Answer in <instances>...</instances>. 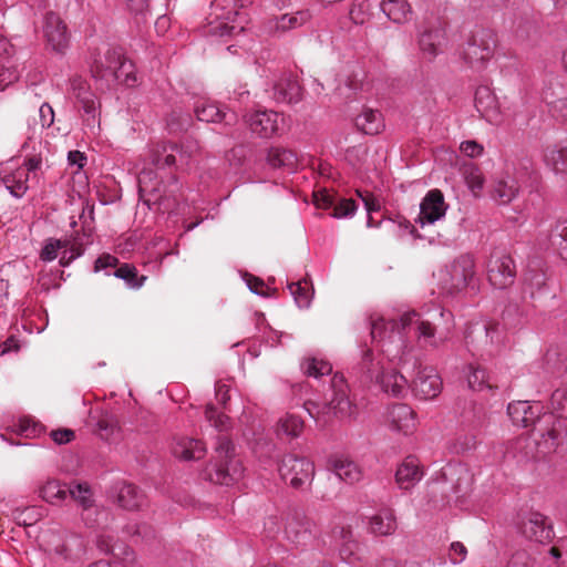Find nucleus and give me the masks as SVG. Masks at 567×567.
<instances>
[{
  "label": "nucleus",
  "instance_id": "nucleus-25",
  "mask_svg": "<svg viewBox=\"0 0 567 567\" xmlns=\"http://www.w3.org/2000/svg\"><path fill=\"white\" fill-rule=\"evenodd\" d=\"M475 106L481 115L492 124H499L502 121L496 96L488 87L482 86L475 93Z\"/></svg>",
  "mask_w": 567,
  "mask_h": 567
},
{
  "label": "nucleus",
  "instance_id": "nucleus-52",
  "mask_svg": "<svg viewBox=\"0 0 567 567\" xmlns=\"http://www.w3.org/2000/svg\"><path fill=\"white\" fill-rule=\"evenodd\" d=\"M116 278L123 279L131 288H140L143 286L146 277L142 276L137 279L136 268L131 265H123L114 271Z\"/></svg>",
  "mask_w": 567,
  "mask_h": 567
},
{
  "label": "nucleus",
  "instance_id": "nucleus-54",
  "mask_svg": "<svg viewBox=\"0 0 567 567\" xmlns=\"http://www.w3.org/2000/svg\"><path fill=\"white\" fill-rule=\"evenodd\" d=\"M199 144L196 141L187 140L182 143L179 146L177 145V150L175 151V155L178 154V163L179 166H187L190 163V159L199 153Z\"/></svg>",
  "mask_w": 567,
  "mask_h": 567
},
{
  "label": "nucleus",
  "instance_id": "nucleus-13",
  "mask_svg": "<svg viewBox=\"0 0 567 567\" xmlns=\"http://www.w3.org/2000/svg\"><path fill=\"white\" fill-rule=\"evenodd\" d=\"M447 205L439 189H431L420 203V213L415 223L421 227L434 225L445 217Z\"/></svg>",
  "mask_w": 567,
  "mask_h": 567
},
{
  "label": "nucleus",
  "instance_id": "nucleus-30",
  "mask_svg": "<svg viewBox=\"0 0 567 567\" xmlns=\"http://www.w3.org/2000/svg\"><path fill=\"white\" fill-rule=\"evenodd\" d=\"M173 454L184 461L200 460L206 454V447L199 440L179 437L173 445Z\"/></svg>",
  "mask_w": 567,
  "mask_h": 567
},
{
  "label": "nucleus",
  "instance_id": "nucleus-58",
  "mask_svg": "<svg viewBox=\"0 0 567 567\" xmlns=\"http://www.w3.org/2000/svg\"><path fill=\"white\" fill-rule=\"evenodd\" d=\"M525 286L526 290L529 292L530 297L534 298L537 293H539L543 288L546 286V277L543 272L537 271H528L525 275Z\"/></svg>",
  "mask_w": 567,
  "mask_h": 567
},
{
  "label": "nucleus",
  "instance_id": "nucleus-26",
  "mask_svg": "<svg viewBox=\"0 0 567 567\" xmlns=\"http://www.w3.org/2000/svg\"><path fill=\"white\" fill-rule=\"evenodd\" d=\"M543 161L556 175H567V141H559L544 148Z\"/></svg>",
  "mask_w": 567,
  "mask_h": 567
},
{
  "label": "nucleus",
  "instance_id": "nucleus-5",
  "mask_svg": "<svg viewBox=\"0 0 567 567\" xmlns=\"http://www.w3.org/2000/svg\"><path fill=\"white\" fill-rule=\"evenodd\" d=\"M442 288L449 293L462 292L475 287L476 266L471 254H462L451 261L440 274Z\"/></svg>",
  "mask_w": 567,
  "mask_h": 567
},
{
  "label": "nucleus",
  "instance_id": "nucleus-2",
  "mask_svg": "<svg viewBox=\"0 0 567 567\" xmlns=\"http://www.w3.org/2000/svg\"><path fill=\"white\" fill-rule=\"evenodd\" d=\"M309 415L315 419L319 425H326L332 416L353 419L358 414L357 405L349 396V386L342 374H334L331 380V396L322 405L316 402L306 403Z\"/></svg>",
  "mask_w": 567,
  "mask_h": 567
},
{
  "label": "nucleus",
  "instance_id": "nucleus-23",
  "mask_svg": "<svg viewBox=\"0 0 567 567\" xmlns=\"http://www.w3.org/2000/svg\"><path fill=\"white\" fill-rule=\"evenodd\" d=\"M423 475L420 460L416 456L409 455L398 465L395 483L399 488L409 491L422 480Z\"/></svg>",
  "mask_w": 567,
  "mask_h": 567
},
{
  "label": "nucleus",
  "instance_id": "nucleus-11",
  "mask_svg": "<svg viewBox=\"0 0 567 567\" xmlns=\"http://www.w3.org/2000/svg\"><path fill=\"white\" fill-rule=\"evenodd\" d=\"M507 414L515 425L522 427L537 426L542 422L549 424L554 420L551 413H543V405L540 403H530L529 401L509 403ZM536 431L537 427H534V432Z\"/></svg>",
  "mask_w": 567,
  "mask_h": 567
},
{
  "label": "nucleus",
  "instance_id": "nucleus-16",
  "mask_svg": "<svg viewBox=\"0 0 567 567\" xmlns=\"http://www.w3.org/2000/svg\"><path fill=\"white\" fill-rule=\"evenodd\" d=\"M412 390L415 396L432 400L442 391V380L432 367L416 365V374L412 380Z\"/></svg>",
  "mask_w": 567,
  "mask_h": 567
},
{
  "label": "nucleus",
  "instance_id": "nucleus-17",
  "mask_svg": "<svg viewBox=\"0 0 567 567\" xmlns=\"http://www.w3.org/2000/svg\"><path fill=\"white\" fill-rule=\"evenodd\" d=\"M47 44L56 53H63L69 45V33L65 23L54 12L44 16L42 25Z\"/></svg>",
  "mask_w": 567,
  "mask_h": 567
},
{
  "label": "nucleus",
  "instance_id": "nucleus-4",
  "mask_svg": "<svg viewBox=\"0 0 567 567\" xmlns=\"http://www.w3.org/2000/svg\"><path fill=\"white\" fill-rule=\"evenodd\" d=\"M251 3V0H213L205 34L213 37L234 35L244 30L236 23L238 9Z\"/></svg>",
  "mask_w": 567,
  "mask_h": 567
},
{
  "label": "nucleus",
  "instance_id": "nucleus-49",
  "mask_svg": "<svg viewBox=\"0 0 567 567\" xmlns=\"http://www.w3.org/2000/svg\"><path fill=\"white\" fill-rule=\"evenodd\" d=\"M466 378L468 386L475 391H481L488 386L486 371L478 365L468 364Z\"/></svg>",
  "mask_w": 567,
  "mask_h": 567
},
{
  "label": "nucleus",
  "instance_id": "nucleus-43",
  "mask_svg": "<svg viewBox=\"0 0 567 567\" xmlns=\"http://www.w3.org/2000/svg\"><path fill=\"white\" fill-rule=\"evenodd\" d=\"M550 247L564 260H567V221H558L549 235Z\"/></svg>",
  "mask_w": 567,
  "mask_h": 567
},
{
  "label": "nucleus",
  "instance_id": "nucleus-33",
  "mask_svg": "<svg viewBox=\"0 0 567 567\" xmlns=\"http://www.w3.org/2000/svg\"><path fill=\"white\" fill-rule=\"evenodd\" d=\"M159 183L156 181V174L152 169L144 168L138 174V193L145 204H156L159 198Z\"/></svg>",
  "mask_w": 567,
  "mask_h": 567
},
{
  "label": "nucleus",
  "instance_id": "nucleus-29",
  "mask_svg": "<svg viewBox=\"0 0 567 567\" xmlns=\"http://www.w3.org/2000/svg\"><path fill=\"white\" fill-rule=\"evenodd\" d=\"M196 116L199 121L207 123L225 122L230 125L236 121L235 113H226L216 103L204 101L195 107Z\"/></svg>",
  "mask_w": 567,
  "mask_h": 567
},
{
  "label": "nucleus",
  "instance_id": "nucleus-22",
  "mask_svg": "<svg viewBox=\"0 0 567 567\" xmlns=\"http://www.w3.org/2000/svg\"><path fill=\"white\" fill-rule=\"evenodd\" d=\"M28 182L27 169H19L13 162L0 164V183L13 197L21 198L27 193Z\"/></svg>",
  "mask_w": 567,
  "mask_h": 567
},
{
  "label": "nucleus",
  "instance_id": "nucleus-41",
  "mask_svg": "<svg viewBox=\"0 0 567 567\" xmlns=\"http://www.w3.org/2000/svg\"><path fill=\"white\" fill-rule=\"evenodd\" d=\"M267 162L274 168L286 167L293 169L297 165V156L290 150L271 147L267 154Z\"/></svg>",
  "mask_w": 567,
  "mask_h": 567
},
{
  "label": "nucleus",
  "instance_id": "nucleus-61",
  "mask_svg": "<svg viewBox=\"0 0 567 567\" xmlns=\"http://www.w3.org/2000/svg\"><path fill=\"white\" fill-rule=\"evenodd\" d=\"M357 194L362 199L365 210L368 213L367 226L373 227L374 225H373V219H372L371 214L380 210V208H381L380 200L375 196H373L372 194H370L368 192L357 190Z\"/></svg>",
  "mask_w": 567,
  "mask_h": 567
},
{
  "label": "nucleus",
  "instance_id": "nucleus-35",
  "mask_svg": "<svg viewBox=\"0 0 567 567\" xmlns=\"http://www.w3.org/2000/svg\"><path fill=\"white\" fill-rule=\"evenodd\" d=\"M355 126L365 134L375 135L384 128V121L379 111L363 109L355 118Z\"/></svg>",
  "mask_w": 567,
  "mask_h": 567
},
{
  "label": "nucleus",
  "instance_id": "nucleus-45",
  "mask_svg": "<svg viewBox=\"0 0 567 567\" xmlns=\"http://www.w3.org/2000/svg\"><path fill=\"white\" fill-rule=\"evenodd\" d=\"M343 542L340 547V556L341 558L353 565L361 559L360 556V545L358 542L351 539V533L342 530Z\"/></svg>",
  "mask_w": 567,
  "mask_h": 567
},
{
  "label": "nucleus",
  "instance_id": "nucleus-36",
  "mask_svg": "<svg viewBox=\"0 0 567 567\" xmlns=\"http://www.w3.org/2000/svg\"><path fill=\"white\" fill-rule=\"evenodd\" d=\"M145 501L144 494L133 484L123 483L117 488V503L121 507L138 509Z\"/></svg>",
  "mask_w": 567,
  "mask_h": 567
},
{
  "label": "nucleus",
  "instance_id": "nucleus-21",
  "mask_svg": "<svg viewBox=\"0 0 567 567\" xmlns=\"http://www.w3.org/2000/svg\"><path fill=\"white\" fill-rule=\"evenodd\" d=\"M446 32L440 25H432L419 34V49L424 59L433 60L443 52L446 44Z\"/></svg>",
  "mask_w": 567,
  "mask_h": 567
},
{
  "label": "nucleus",
  "instance_id": "nucleus-63",
  "mask_svg": "<svg viewBox=\"0 0 567 567\" xmlns=\"http://www.w3.org/2000/svg\"><path fill=\"white\" fill-rule=\"evenodd\" d=\"M337 196L327 189H319L313 193V203L320 209L333 208Z\"/></svg>",
  "mask_w": 567,
  "mask_h": 567
},
{
  "label": "nucleus",
  "instance_id": "nucleus-55",
  "mask_svg": "<svg viewBox=\"0 0 567 567\" xmlns=\"http://www.w3.org/2000/svg\"><path fill=\"white\" fill-rule=\"evenodd\" d=\"M464 177L468 188L474 195H477L484 187V177L480 168L474 165L466 166Z\"/></svg>",
  "mask_w": 567,
  "mask_h": 567
},
{
  "label": "nucleus",
  "instance_id": "nucleus-1",
  "mask_svg": "<svg viewBox=\"0 0 567 567\" xmlns=\"http://www.w3.org/2000/svg\"><path fill=\"white\" fill-rule=\"evenodd\" d=\"M405 330H414L417 342L425 348L437 349L449 339L447 333L437 331L434 323L415 310L403 313L399 321L383 317L372 319V340L381 343L382 352L390 360H398L402 368L406 365Z\"/></svg>",
  "mask_w": 567,
  "mask_h": 567
},
{
  "label": "nucleus",
  "instance_id": "nucleus-3",
  "mask_svg": "<svg viewBox=\"0 0 567 567\" xmlns=\"http://www.w3.org/2000/svg\"><path fill=\"white\" fill-rule=\"evenodd\" d=\"M244 475V467L235 456L231 441L224 435L218 436L215 455L202 473L204 480L214 484L230 486Z\"/></svg>",
  "mask_w": 567,
  "mask_h": 567
},
{
  "label": "nucleus",
  "instance_id": "nucleus-64",
  "mask_svg": "<svg viewBox=\"0 0 567 567\" xmlns=\"http://www.w3.org/2000/svg\"><path fill=\"white\" fill-rule=\"evenodd\" d=\"M367 8V0H357L349 12L351 20L357 24L364 23L368 18Z\"/></svg>",
  "mask_w": 567,
  "mask_h": 567
},
{
  "label": "nucleus",
  "instance_id": "nucleus-44",
  "mask_svg": "<svg viewBox=\"0 0 567 567\" xmlns=\"http://www.w3.org/2000/svg\"><path fill=\"white\" fill-rule=\"evenodd\" d=\"M118 431L117 420L109 413H101L96 421L99 436L104 441L113 442L118 437Z\"/></svg>",
  "mask_w": 567,
  "mask_h": 567
},
{
  "label": "nucleus",
  "instance_id": "nucleus-38",
  "mask_svg": "<svg viewBox=\"0 0 567 567\" xmlns=\"http://www.w3.org/2000/svg\"><path fill=\"white\" fill-rule=\"evenodd\" d=\"M303 421L293 413H286L277 422V435L286 436L290 440L297 439L303 431Z\"/></svg>",
  "mask_w": 567,
  "mask_h": 567
},
{
  "label": "nucleus",
  "instance_id": "nucleus-53",
  "mask_svg": "<svg viewBox=\"0 0 567 567\" xmlns=\"http://www.w3.org/2000/svg\"><path fill=\"white\" fill-rule=\"evenodd\" d=\"M545 101L547 102L553 116L567 121V96L555 97L554 92H546Z\"/></svg>",
  "mask_w": 567,
  "mask_h": 567
},
{
  "label": "nucleus",
  "instance_id": "nucleus-48",
  "mask_svg": "<svg viewBox=\"0 0 567 567\" xmlns=\"http://www.w3.org/2000/svg\"><path fill=\"white\" fill-rule=\"evenodd\" d=\"M302 369L307 375L319 378L331 373L332 365L323 359L309 358L302 363Z\"/></svg>",
  "mask_w": 567,
  "mask_h": 567
},
{
  "label": "nucleus",
  "instance_id": "nucleus-40",
  "mask_svg": "<svg viewBox=\"0 0 567 567\" xmlns=\"http://www.w3.org/2000/svg\"><path fill=\"white\" fill-rule=\"evenodd\" d=\"M69 495V489L65 488L59 481L49 480L40 488V496L49 504H61Z\"/></svg>",
  "mask_w": 567,
  "mask_h": 567
},
{
  "label": "nucleus",
  "instance_id": "nucleus-24",
  "mask_svg": "<svg viewBox=\"0 0 567 567\" xmlns=\"http://www.w3.org/2000/svg\"><path fill=\"white\" fill-rule=\"evenodd\" d=\"M329 468L340 481L347 484L358 483L363 477L361 467L354 461L343 455L331 457Z\"/></svg>",
  "mask_w": 567,
  "mask_h": 567
},
{
  "label": "nucleus",
  "instance_id": "nucleus-15",
  "mask_svg": "<svg viewBox=\"0 0 567 567\" xmlns=\"http://www.w3.org/2000/svg\"><path fill=\"white\" fill-rule=\"evenodd\" d=\"M514 260L507 255H493L487 264V278L496 289H505L514 282Z\"/></svg>",
  "mask_w": 567,
  "mask_h": 567
},
{
  "label": "nucleus",
  "instance_id": "nucleus-18",
  "mask_svg": "<svg viewBox=\"0 0 567 567\" xmlns=\"http://www.w3.org/2000/svg\"><path fill=\"white\" fill-rule=\"evenodd\" d=\"M271 97L277 103L296 104L302 99V89L292 74H281L274 80Z\"/></svg>",
  "mask_w": 567,
  "mask_h": 567
},
{
  "label": "nucleus",
  "instance_id": "nucleus-10",
  "mask_svg": "<svg viewBox=\"0 0 567 567\" xmlns=\"http://www.w3.org/2000/svg\"><path fill=\"white\" fill-rule=\"evenodd\" d=\"M278 472L280 477L293 488L310 485L315 476V465L306 457L288 454L282 457Z\"/></svg>",
  "mask_w": 567,
  "mask_h": 567
},
{
  "label": "nucleus",
  "instance_id": "nucleus-39",
  "mask_svg": "<svg viewBox=\"0 0 567 567\" xmlns=\"http://www.w3.org/2000/svg\"><path fill=\"white\" fill-rule=\"evenodd\" d=\"M90 237V234L84 233L82 236L76 235L72 239H66L68 247L63 248L60 264L62 266H69L74 259L80 257L84 251L83 246L91 243Z\"/></svg>",
  "mask_w": 567,
  "mask_h": 567
},
{
  "label": "nucleus",
  "instance_id": "nucleus-9",
  "mask_svg": "<svg viewBox=\"0 0 567 567\" xmlns=\"http://www.w3.org/2000/svg\"><path fill=\"white\" fill-rule=\"evenodd\" d=\"M250 133L259 138H271L284 133L285 115L272 110H256L244 116Z\"/></svg>",
  "mask_w": 567,
  "mask_h": 567
},
{
  "label": "nucleus",
  "instance_id": "nucleus-62",
  "mask_svg": "<svg viewBox=\"0 0 567 567\" xmlns=\"http://www.w3.org/2000/svg\"><path fill=\"white\" fill-rule=\"evenodd\" d=\"M551 406L559 417L567 416V389H557L551 394Z\"/></svg>",
  "mask_w": 567,
  "mask_h": 567
},
{
  "label": "nucleus",
  "instance_id": "nucleus-34",
  "mask_svg": "<svg viewBox=\"0 0 567 567\" xmlns=\"http://www.w3.org/2000/svg\"><path fill=\"white\" fill-rule=\"evenodd\" d=\"M380 6L383 13L394 23H405L413 14L408 0H382Z\"/></svg>",
  "mask_w": 567,
  "mask_h": 567
},
{
  "label": "nucleus",
  "instance_id": "nucleus-47",
  "mask_svg": "<svg viewBox=\"0 0 567 567\" xmlns=\"http://www.w3.org/2000/svg\"><path fill=\"white\" fill-rule=\"evenodd\" d=\"M42 430L41 424L27 416L19 419L18 422L12 425V431L24 437L39 436Z\"/></svg>",
  "mask_w": 567,
  "mask_h": 567
},
{
  "label": "nucleus",
  "instance_id": "nucleus-46",
  "mask_svg": "<svg viewBox=\"0 0 567 567\" xmlns=\"http://www.w3.org/2000/svg\"><path fill=\"white\" fill-rule=\"evenodd\" d=\"M449 472L451 476H456L455 483V492L461 493L465 492L471 487L473 483V475L468 471V468L463 464H455L449 466Z\"/></svg>",
  "mask_w": 567,
  "mask_h": 567
},
{
  "label": "nucleus",
  "instance_id": "nucleus-50",
  "mask_svg": "<svg viewBox=\"0 0 567 567\" xmlns=\"http://www.w3.org/2000/svg\"><path fill=\"white\" fill-rule=\"evenodd\" d=\"M20 73L13 60L6 59L0 61V90L18 81Z\"/></svg>",
  "mask_w": 567,
  "mask_h": 567
},
{
  "label": "nucleus",
  "instance_id": "nucleus-31",
  "mask_svg": "<svg viewBox=\"0 0 567 567\" xmlns=\"http://www.w3.org/2000/svg\"><path fill=\"white\" fill-rule=\"evenodd\" d=\"M311 19L309 10H300L295 13H286L269 21V30L272 32H287L302 27Z\"/></svg>",
  "mask_w": 567,
  "mask_h": 567
},
{
  "label": "nucleus",
  "instance_id": "nucleus-7",
  "mask_svg": "<svg viewBox=\"0 0 567 567\" xmlns=\"http://www.w3.org/2000/svg\"><path fill=\"white\" fill-rule=\"evenodd\" d=\"M363 365L370 379L374 380L383 392L393 396H400L406 392L408 381L405 377L395 370H385L380 361L374 362L370 350L363 355Z\"/></svg>",
  "mask_w": 567,
  "mask_h": 567
},
{
  "label": "nucleus",
  "instance_id": "nucleus-60",
  "mask_svg": "<svg viewBox=\"0 0 567 567\" xmlns=\"http://www.w3.org/2000/svg\"><path fill=\"white\" fill-rule=\"evenodd\" d=\"M206 419L218 431H227L230 427V420L223 413H218L213 405H208L205 411Z\"/></svg>",
  "mask_w": 567,
  "mask_h": 567
},
{
  "label": "nucleus",
  "instance_id": "nucleus-8",
  "mask_svg": "<svg viewBox=\"0 0 567 567\" xmlns=\"http://www.w3.org/2000/svg\"><path fill=\"white\" fill-rule=\"evenodd\" d=\"M496 39L491 30H478L466 41L462 50L464 61L472 68L481 69L494 55Z\"/></svg>",
  "mask_w": 567,
  "mask_h": 567
},
{
  "label": "nucleus",
  "instance_id": "nucleus-19",
  "mask_svg": "<svg viewBox=\"0 0 567 567\" xmlns=\"http://www.w3.org/2000/svg\"><path fill=\"white\" fill-rule=\"evenodd\" d=\"M311 520L301 512L289 513L284 523V533L296 545H306L311 538Z\"/></svg>",
  "mask_w": 567,
  "mask_h": 567
},
{
  "label": "nucleus",
  "instance_id": "nucleus-57",
  "mask_svg": "<svg viewBox=\"0 0 567 567\" xmlns=\"http://www.w3.org/2000/svg\"><path fill=\"white\" fill-rule=\"evenodd\" d=\"M331 216L334 218H348L352 217L357 209L358 205L353 199H347V198H339L337 197L334 206L332 208Z\"/></svg>",
  "mask_w": 567,
  "mask_h": 567
},
{
  "label": "nucleus",
  "instance_id": "nucleus-56",
  "mask_svg": "<svg viewBox=\"0 0 567 567\" xmlns=\"http://www.w3.org/2000/svg\"><path fill=\"white\" fill-rule=\"evenodd\" d=\"M307 286V281L292 282L288 286L290 293L293 296L299 308H307L310 305L311 293Z\"/></svg>",
  "mask_w": 567,
  "mask_h": 567
},
{
  "label": "nucleus",
  "instance_id": "nucleus-27",
  "mask_svg": "<svg viewBox=\"0 0 567 567\" xmlns=\"http://www.w3.org/2000/svg\"><path fill=\"white\" fill-rule=\"evenodd\" d=\"M523 533L527 538L540 544L549 542L553 537L551 526L547 523L546 517L539 513L529 515L524 523Z\"/></svg>",
  "mask_w": 567,
  "mask_h": 567
},
{
  "label": "nucleus",
  "instance_id": "nucleus-59",
  "mask_svg": "<svg viewBox=\"0 0 567 567\" xmlns=\"http://www.w3.org/2000/svg\"><path fill=\"white\" fill-rule=\"evenodd\" d=\"M66 247V239H49L41 250L40 258L45 262L53 261L58 257V252Z\"/></svg>",
  "mask_w": 567,
  "mask_h": 567
},
{
  "label": "nucleus",
  "instance_id": "nucleus-20",
  "mask_svg": "<svg viewBox=\"0 0 567 567\" xmlns=\"http://www.w3.org/2000/svg\"><path fill=\"white\" fill-rule=\"evenodd\" d=\"M69 495L79 503L82 507L81 517L86 526H94L97 519H91V514L94 513L97 516H106L107 512L103 508H99L93 501V494L89 485L80 483L69 488Z\"/></svg>",
  "mask_w": 567,
  "mask_h": 567
},
{
  "label": "nucleus",
  "instance_id": "nucleus-42",
  "mask_svg": "<svg viewBox=\"0 0 567 567\" xmlns=\"http://www.w3.org/2000/svg\"><path fill=\"white\" fill-rule=\"evenodd\" d=\"M518 193V185L513 177H504L498 179L493 188V197L501 204L512 202Z\"/></svg>",
  "mask_w": 567,
  "mask_h": 567
},
{
  "label": "nucleus",
  "instance_id": "nucleus-51",
  "mask_svg": "<svg viewBox=\"0 0 567 567\" xmlns=\"http://www.w3.org/2000/svg\"><path fill=\"white\" fill-rule=\"evenodd\" d=\"M114 80L125 85H133L136 82L135 66L132 61L125 59L123 55L117 71H115Z\"/></svg>",
  "mask_w": 567,
  "mask_h": 567
},
{
  "label": "nucleus",
  "instance_id": "nucleus-14",
  "mask_svg": "<svg viewBox=\"0 0 567 567\" xmlns=\"http://www.w3.org/2000/svg\"><path fill=\"white\" fill-rule=\"evenodd\" d=\"M386 425L394 432L411 435L416 431V413L405 403H396L386 409Z\"/></svg>",
  "mask_w": 567,
  "mask_h": 567
},
{
  "label": "nucleus",
  "instance_id": "nucleus-6",
  "mask_svg": "<svg viewBox=\"0 0 567 567\" xmlns=\"http://www.w3.org/2000/svg\"><path fill=\"white\" fill-rule=\"evenodd\" d=\"M39 539L43 550L58 560L73 559L83 550V542L79 536L60 529L43 530Z\"/></svg>",
  "mask_w": 567,
  "mask_h": 567
},
{
  "label": "nucleus",
  "instance_id": "nucleus-37",
  "mask_svg": "<svg viewBox=\"0 0 567 567\" xmlns=\"http://www.w3.org/2000/svg\"><path fill=\"white\" fill-rule=\"evenodd\" d=\"M122 52L116 49L109 50L104 58L96 62L93 72L101 79H113L120 65Z\"/></svg>",
  "mask_w": 567,
  "mask_h": 567
},
{
  "label": "nucleus",
  "instance_id": "nucleus-28",
  "mask_svg": "<svg viewBox=\"0 0 567 567\" xmlns=\"http://www.w3.org/2000/svg\"><path fill=\"white\" fill-rule=\"evenodd\" d=\"M369 532L375 536H389L396 529V518L392 509L383 508L368 520Z\"/></svg>",
  "mask_w": 567,
  "mask_h": 567
},
{
  "label": "nucleus",
  "instance_id": "nucleus-32",
  "mask_svg": "<svg viewBox=\"0 0 567 567\" xmlns=\"http://www.w3.org/2000/svg\"><path fill=\"white\" fill-rule=\"evenodd\" d=\"M176 150V144L167 142L156 143L150 147L148 158L157 168L171 167L177 164Z\"/></svg>",
  "mask_w": 567,
  "mask_h": 567
},
{
  "label": "nucleus",
  "instance_id": "nucleus-12",
  "mask_svg": "<svg viewBox=\"0 0 567 567\" xmlns=\"http://www.w3.org/2000/svg\"><path fill=\"white\" fill-rule=\"evenodd\" d=\"M70 85L72 96L78 100L84 111V121L86 125L94 128L95 124H99L100 115V104L95 94L91 91L86 81L81 76H74L71 80Z\"/></svg>",
  "mask_w": 567,
  "mask_h": 567
}]
</instances>
